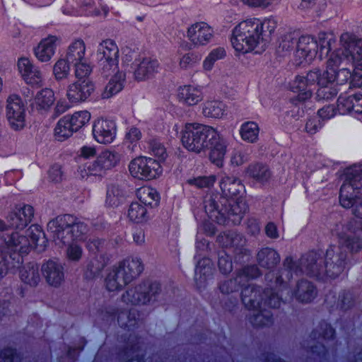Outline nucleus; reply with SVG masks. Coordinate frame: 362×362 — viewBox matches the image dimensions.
Instances as JSON below:
<instances>
[{
	"label": "nucleus",
	"mask_w": 362,
	"mask_h": 362,
	"mask_svg": "<svg viewBox=\"0 0 362 362\" xmlns=\"http://www.w3.org/2000/svg\"><path fill=\"white\" fill-rule=\"evenodd\" d=\"M346 230L339 234V246L330 245L325 253L321 249L310 250L302 256L300 265L308 276L330 279H336L341 274L347 276L349 253L362 250V222L351 220L347 223Z\"/></svg>",
	"instance_id": "obj_1"
},
{
	"label": "nucleus",
	"mask_w": 362,
	"mask_h": 362,
	"mask_svg": "<svg viewBox=\"0 0 362 362\" xmlns=\"http://www.w3.org/2000/svg\"><path fill=\"white\" fill-rule=\"evenodd\" d=\"M223 195L218 202L211 199L204 206L209 217L219 225L231 222L233 225L240 224L248 207L240 195L245 186L241 180L233 176H226L220 182Z\"/></svg>",
	"instance_id": "obj_2"
},
{
	"label": "nucleus",
	"mask_w": 362,
	"mask_h": 362,
	"mask_svg": "<svg viewBox=\"0 0 362 362\" xmlns=\"http://www.w3.org/2000/svg\"><path fill=\"white\" fill-rule=\"evenodd\" d=\"M23 235L18 230L12 232L6 240V244L11 252H8L0 248V279L8 269L13 272L14 269L21 267L23 257L27 255L33 248L38 245L40 237L45 236L42 228L38 224H33Z\"/></svg>",
	"instance_id": "obj_3"
},
{
	"label": "nucleus",
	"mask_w": 362,
	"mask_h": 362,
	"mask_svg": "<svg viewBox=\"0 0 362 362\" xmlns=\"http://www.w3.org/2000/svg\"><path fill=\"white\" fill-rule=\"evenodd\" d=\"M344 179L339 190V203L346 209H352L353 214L362 219V163L354 164L344 170Z\"/></svg>",
	"instance_id": "obj_4"
},
{
	"label": "nucleus",
	"mask_w": 362,
	"mask_h": 362,
	"mask_svg": "<svg viewBox=\"0 0 362 362\" xmlns=\"http://www.w3.org/2000/svg\"><path fill=\"white\" fill-rule=\"evenodd\" d=\"M296 47L297 49L295 52V64L298 66H305L310 64L318 51L320 52L326 51L327 54L329 53L326 70L324 71V74L327 76H331V74H334L339 69V67L344 61L351 62V59H354L352 49L344 47H339L333 52H332V47H316L317 49L313 51L308 49L309 47Z\"/></svg>",
	"instance_id": "obj_5"
},
{
	"label": "nucleus",
	"mask_w": 362,
	"mask_h": 362,
	"mask_svg": "<svg viewBox=\"0 0 362 362\" xmlns=\"http://www.w3.org/2000/svg\"><path fill=\"white\" fill-rule=\"evenodd\" d=\"M240 298L242 303L247 310L263 308L276 309L281 306L282 298L275 288L262 286L256 284H247L241 288Z\"/></svg>",
	"instance_id": "obj_6"
},
{
	"label": "nucleus",
	"mask_w": 362,
	"mask_h": 362,
	"mask_svg": "<svg viewBox=\"0 0 362 362\" xmlns=\"http://www.w3.org/2000/svg\"><path fill=\"white\" fill-rule=\"evenodd\" d=\"M144 271L140 258H126L118 263L105 279L106 289L117 291L136 279Z\"/></svg>",
	"instance_id": "obj_7"
},
{
	"label": "nucleus",
	"mask_w": 362,
	"mask_h": 362,
	"mask_svg": "<svg viewBox=\"0 0 362 362\" xmlns=\"http://www.w3.org/2000/svg\"><path fill=\"white\" fill-rule=\"evenodd\" d=\"M267 31L262 21L256 18H248L239 23L232 31V45H258L267 42Z\"/></svg>",
	"instance_id": "obj_8"
},
{
	"label": "nucleus",
	"mask_w": 362,
	"mask_h": 362,
	"mask_svg": "<svg viewBox=\"0 0 362 362\" xmlns=\"http://www.w3.org/2000/svg\"><path fill=\"white\" fill-rule=\"evenodd\" d=\"M48 227L51 229L52 227L55 228L53 230L54 236L64 245L83 240L88 231V225L71 214L57 217L56 220L48 223Z\"/></svg>",
	"instance_id": "obj_9"
},
{
	"label": "nucleus",
	"mask_w": 362,
	"mask_h": 362,
	"mask_svg": "<svg viewBox=\"0 0 362 362\" xmlns=\"http://www.w3.org/2000/svg\"><path fill=\"white\" fill-rule=\"evenodd\" d=\"M138 201L131 203L128 209L129 220L136 223L146 222L149 218L148 211L159 205L160 196L156 189L142 187L136 192Z\"/></svg>",
	"instance_id": "obj_10"
},
{
	"label": "nucleus",
	"mask_w": 362,
	"mask_h": 362,
	"mask_svg": "<svg viewBox=\"0 0 362 362\" xmlns=\"http://www.w3.org/2000/svg\"><path fill=\"white\" fill-rule=\"evenodd\" d=\"M329 76L324 74V72L322 74L319 69L308 71L305 76H296L289 86L290 90L297 93V95L291 98L289 103L294 106L303 105L313 95L310 86L315 83L318 86L324 83H328Z\"/></svg>",
	"instance_id": "obj_11"
},
{
	"label": "nucleus",
	"mask_w": 362,
	"mask_h": 362,
	"mask_svg": "<svg viewBox=\"0 0 362 362\" xmlns=\"http://www.w3.org/2000/svg\"><path fill=\"white\" fill-rule=\"evenodd\" d=\"M216 129L199 123H187L182 131L181 142L189 151L200 153L206 150L208 140L214 138Z\"/></svg>",
	"instance_id": "obj_12"
},
{
	"label": "nucleus",
	"mask_w": 362,
	"mask_h": 362,
	"mask_svg": "<svg viewBox=\"0 0 362 362\" xmlns=\"http://www.w3.org/2000/svg\"><path fill=\"white\" fill-rule=\"evenodd\" d=\"M161 292V284L146 279L134 287L128 288L122 296V300L132 305H147L155 302Z\"/></svg>",
	"instance_id": "obj_13"
},
{
	"label": "nucleus",
	"mask_w": 362,
	"mask_h": 362,
	"mask_svg": "<svg viewBox=\"0 0 362 362\" xmlns=\"http://www.w3.org/2000/svg\"><path fill=\"white\" fill-rule=\"evenodd\" d=\"M120 161V155L116 151L105 150L98 155L95 160L86 162L81 170V175L85 176H103L106 172L112 169Z\"/></svg>",
	"instance_id": "obj_14"
},
{
	"label": "nucleus",
	"mask_w": 362,
	"mask_h": 362,
	"mask_svg": "<svg viewBox=\"0 0 362 362\" xmlns=\"http://www.w3.org/2000/svg\"><path fill=\"white\" fill-rule=\"evenodd\" d=\"M131 175L142 180H151L162 173V166L159 161L146 156H138L129 164Z\"/></svg>",
	"instance_id": "obj_15"
},
{
	"label": "nucleus",
	"mask_w": 362,
	"mask_h": 362,
	"mask_svg": "<svg viewBox=\"0 0 362 362\" xmlns=\"http://www.w3.org/2000/svg\"><path fill=\"white\" fill-rule=\"evenodd\" d=\"M336 42V36L332 32H320L317 40L311 35H300L298 32L286 33L282 37L280 45H309L314 43L316 45H332Z\"/></svg>",
	"instance_id": "obj_16"
},
{
	"label": "nucleus",
	"mask_w": 362,
	"mask_h": 362,
	"mask_svg": "<svg viewBox=\"0 0 362 362\" xmlns=\"http://www.w3.org/2000/svg\"><path fill=\"white\" fill-rule=\"evenodd\" d=\"M34 213V208L30 204H16L6 217L9 228L16 230H23L32 221Z\"/></svg>",
	"instance_id": "obj_17"
},
{
	"label": "nucleus",
	"mask_w": 362,
	"mask_h": 362,
	"mask_svg": "<svg viewBox=\"0 0 362 362\" xmlns=\"http://www.w3.org/2000/svg\"><path fill=\"white\" fill-rule=\"evenodd\" d=\"M117 130V124L114 120L103 118L95 120L92 127L93 139L102 144L112 143L116 138Z\"/></svg>",
	"instance_id": "obj_18"
},
{
	"label": "nucleus",
	"mask_w": 362,
	"mask_h": 362,
	"mask_svg": "<svg viewBox=\"0 0 362 362\" xmlns=\"http://www.w3.org/2000/svg\"><path fill=\"white\" fill-rule=\"evenodd\" d=\"M6 116L11 127L19 130L25 126V109L24 103L18 95H11L7 100Z\"/></svg>",
	"instance_id": "obj_19"
},
{
	"label": "nucleus",
	"mask_w": 362,
	"mask_h": 362,
	"mask_svg": "<svg viewBox=\"0 0 362 362\" xmlns=\"http://www.w3.org/2000/svg\"><path fill=\"white\" fill-rule=\"evenodd\" d=\"M95 90V84L90 78L76 79L69 84L66 96L72 104L86 101Z\"/></svg>",
	"instance_id": "obj_20"
},
{
	"label": "nucleus",
	"mask_w": 362,
	"mask_h": 362,
	"mask_svg": "<svg viewBox=\"0 0 362 362\" xmlns=\"http://www.w3.org/2000/svg\"><path fill=\"white\" fill-rule=\"evenodd\" d=\"M213 137L211 136L208 140L206 150L209 151V158L211 163L218 168H221L223 165L228 143L216 129V134Z\"/></svg>",
	"instance_id": "obj_21"
},
{
	"label": "nucleus",
	"mask_w": 362,
	"mask_h": 362,
	"mask_svg": "<svg viewBox=\"0 0 362 362\" xmlns=\"http://www.w3.org/2000/svg\"><path fill=\"white\" fill-rule=\"evenodd\" d=\"M18 69L23 81L32 87H40L42 85V76L37 66L33 64L26 57L18 61Z\"/></svg>",
	"instance_id": "obj_22"
},
{
	"label": "nucleus",
	"mask_w": 362,
	"mask_h": 362,
	"mask_svg": "<svg viewBox=\"0 0 362 362\" xmlns=\"http://www.w3.org/2000/svg\"><path fill=\"white\" fill-rule=\"evenodd\" d=\"M187 36L194 45H205L213 37L214 30L205 22H197L188 28Z\"/></svg>",
	"instance_id": "obj_23"
},
{
	"label": "nucleus",
	"mask_w": 362,
	"mask_h": 362,
	"mask_svg": "<svg viewBox=\"0 0 362 362\" xmlns=\"http://www.w3.org/2000/svg\"><path fill=\"white\" fill-rule=\"evenodd\" d=\"M103 57L100 59L102 74L108 76L119 71V47H103Z\"/></svg>",
	"instance_id": "obj_24"
},
{
	"label": "nucleus",
	"mask_w": 362,
	"mask_h": 362,
	"mask_svg": "<svg viewBox=\"0 0 362 362\" xmlns=\"http://www.w3.org/2000/svg\"><path fill=\"white\" fill-rule=\"evenodd\" d=\"M42 275L49 285L58 287L64 280L63 266L58 262L49 259L41 267Z\"/></svg>",
	"instance_id": "obj_25"
},
{
	"label": "nucleus",
	"mask_w": 362,
	"mask_h": 362,
	"mask_svg": "<svg viewBox=\"0 0 362 362\" xmlns=\"http://www.w3.org/2000/svg\"><path fill=\"white\" fill-rule=\"evenodd\" d=\"M8 272L12 274L19 272L21 281L30 286H36L40 280L39 265L34 262H30L25 265L23 262L21 267L14 269L13 272L9 269L6 271V274Z\"/></svg>",
	"instance_id": "obj_26"
},
{
	"label": "nucleus",
	"mask_w": 362,
	"mask_h": 362,
	"mask_svg": "<svg viewBox=\"0 0 362 362\" xmlns=\"http://www.w3.org/2000/svg\"><path fill=\"white\" fill-rule=\"evenodd\" d=\"M317 288L315 284L306 279H300L292 291V296L299 303H309L317 296Z\"/></svg>",
	"instance_id": "obj_27"
},
{
	"label": "nucleus",
	"mask_w": 362,
	"mask_h": 362,
	"mask_svg": "<svg viewBox=\"0 0 362 362\" xmlns=\"http://www.w3.org/2000/svg\"><path fill=\"white\" fill-rule=\"evenodd\" d=\"M179 101L189 106L198 104L203 99L202 88L200 86L185 85L178 89Z\"/></svg>",
	"instance_id": "obj_28"
},
{
	"label": "nucleus",
	"mask_w": 362,
	"mask_h": 362,
	"mask_svg": "<svg viewBox=\"0 0 362 362\" xmlns=\"http://www.w3.org/2000/svg\"><path fill=\"white\" fill-rule=\"evenodd\" d=\"M212 275L213 267L211 259L206 257L199 258L194 269V280L197 284L200 286H204Z\"/></svg>",
	"instance_id": "obj_29"
},
{
	"label": "nucleus",
	"mask_w": 362,
	"mask_h": 362,
	"mask_svg": "<svg viewBox=\"0 0 362 362\" xmlns=\"http://www.w3.org/2000/svg\"><path fill=\"white\" fill-rule=\"evenodd\" d=\"M257 260L261 267L272 271L279 264L280 255L276 250L266 247L257 252Z\"/></svg>",
	"instance_id": "obj_30"
},
{
	"label": "nucleus",
	"mask_w": 362,
	"mask_h": 362,
	"mask_svg": "<svg viewBox=\"0 0 362 362\" xmlns=\"http://www.w3.org/2000/svg\"><path fill=\"white\" fill-rule=\"evenodd\" d=\"M247 174L257 182L262 185L268 183L272 177L269 167L260 163L250 164L247 169Z\"/></svg>",
	"instance_id": "obj_31"
},
{
	"label": "nucleus",
	"mask_w": 362,
	"mask_h": 362,
	"mask_svg": "<svg viewBox=\"0 0 362 362\" xmlns=\"http://www.w3.org/2000/svg\"><path fill=\"white\" fill-rule=\"evenodd\" d=\"M158 66V62L157 59L144 58L134 70L135 78L137 81H144L148 78L156 71Z\"/></svg>",
	"instance_id": "obj_32"
},
{
	"label": "nucleus",
	"mask_w": 362,
	"mask_h": 362,
	"mask_svg": "<svg viewBox=\"0 0 362 362\" xmlns=\"http://www.w3.org/2000/svg\"><path fill=\"white\" fill-rule=\"evenodd\" d=\"M126 74L124 72H117L110 79L105 86L103 97L108 98L119 93L124 87Z\"/></svg>",
	"instance_id": "obj_33"
},
{
	"label": "nucleus",
	"mask_w": 362,
	"mask_h": 362,
	"mask_svg": "<svg viewBox=\"0 0 362 362\" xmlns=\"http://www.w3.org/2000/svg\"><path fill=\"white\" fill-rule=\"evenodd\" d=\"M329 81L318 86L316 92V99L318 101L329 100L334 99L338 94L339 89L333 77L329 76Z\"/></svg>",
	"instance_id": "obj_34"
},
{
	"label": "nucleus",
	"mask_w": 362,
	"mask_h": 362,
	"mask_svg": "<svg viewBox=\"0 0 362 362\" xmlns=\"http://www.w3.org/2000/svg\"><path fill=\"white\" fill-rule=\"evenodd\" d=\"M250 310L256 312L249 319L250 322L254 327L263 328L273 322V315L269 310L263 308H254Z\"/></svg>",
	"instance_id": "obj_35"
},
{
	"label": "nucleus",
	"mask_w": 362,
	"mask_h": 362,
	"mask_svg": "<svg viewBox=\"0 0 362 362\" xmlns=\"http://www.w3.org/2000/svg\"><path fill=\"white\" fill-rule=\"evenodd\" d=\"M136 315V312L132 310L119 311L117 314V324L125 331H134L138 323Z\"/></svg>",
	"instance_id": "obj_36"
},
{
	"label": "nucleus",
	"mask_w": 362,
	"mask_h": 362,
	"mask_svg": "<svg viewBox=\"0 0 362 362\" xmlns=\"http://www.w3.org/2000/svg\"><path fill=\"white\" fill-rule=\"evenodd\" d=\"M355 93H343L339 95L337 101V110L341 115L351 114L354 116V100Z\"/></svg>",
	"instance_id": "obj_37"
},
{
	"label": "nucleus",
	"mask_w": 362,
	"mask_h": 362,
	"mask_svg": "<svg viewBox=\"0 0 362 362\" xmlns=\"http://www.w3.org/2000/svg\"><path fill=\"white\" fill-rule=\"evenodd\" d=\"M259 127L257 122L249 121L243 123L240 129L241 139L249 143H255L258 140Z\"/></svg>",
	"instance_id": "obj_38"
},
{
	"label": "nucleus",
	"mask_w": 362,
	"mask_h": 362,
	"mask_svg": "<svg viewBox=\"0 0 362 362\" xmlns=\"http://www.w3.org/2000/svg\"><path fill=\"white\" fill-rule=\"evenodd\" d=\"M74 132H76L74 130L73 126L70 122L67 115L58 121L54 128V135L56 139L60 141H63L68 139L72 136Z\"/></svg>",
	"instance_id": "obj_39"
},
{
	"label": "nucleus",
	"mask_w": 362,
	"mask_h": 362,
	"mask_svg": "<svg viewBox=\"0 0 362 362\" xmlns=\"http://www.w3.org/2000/svg\"><path fill=\"white\" fill-rule=\"evenodd\" d=\"M54 91L51 88H45L40 90L35 98V102L38 110H48L54 102Z\"/></svg>",
	"instance_id": "obj_40"
},
{
	"label": "nucleus",
	"mask_w": 362,
	"mask_h": 362,
	"mask_svg": "<svg viewBox=\"0 0 362 362\" xmlns=\"http://www.w3.org/2000/svg\"><path fill=\"white\" fill-rule=\"evenodd\" d=\"M226 111V105L220 100H211L204 103L203 114L205 117L221 118Z\"/></svg>",
	"instance_id": "obj_41"
},
{
	"label": "nucleus",
	"mask_w": 362,
	"mask_h": 362,
	"mask_svg": "<svg viewBox=\"0 0 362 362\" xmlns=\"http://www.w3.org/2000/svg\"><path fill=\"white\" fill-rule=\"evenodd\" d=\"M284 272L283 269L269 271L266 274L265 279L274 286L275 290L283 291L288 287V282L283 279Z\"/></svg>",
	"instance_id": "obj_42"
},
{
	"label": "nucleus",
	"mask_w": 362,
	"mask_h": 362,
	"mask_svg": "<svg viewBox=\"0 0 362 362\" xmlns=\"http://www.w3.org/2000/svg\"><path fill=\"white\" fill-rule=\"evenodd\" d=\"M67 116L76 132L86 125L90 119V113L87 110L75 112L73 115Z\"/></svg>",
	"instance_id": "obj_43"
},
{
	"label": "nucleus",
	"mask_w": 362,
	"mask_h": 362,
	"mask_svg": "<svg viewBox=\"0 0 362 362\" xmlns=\"http://www.w3.org/2000/svg\"><path fill=\"white\" fill-rule=\"evenodd\" d=\"M355 305V298L352 292L349 290H341L339 293L337 307L339 310L346 312L352 309Z\"/></svg>",
	"instance_id": "obj_44"
},
{
	"label": "nucleus",
	"mask_w": 362,
	"mask_h": 362,
	"mask_svg": "<svg viewBox=\"0 0 362 362\" xmlns=\"http://www.w3.org/2000/svg\"><path fill=\"white\" fill-rule=\"evenodd\" d=\"M226 56V52L223 47H217L213 49L203 62V69L205 71H211L216 62L223 59Z\"/></svg>",
	"instance_id": "obj_45"
},
{
	"label": "nucleus",
	"mask_w": 362,
	"mask_h": 362,
	"mask_svg": "<svg viewBox=\"0 0 362 362\" xmlns=\"http://www.w3.org/2000/svg\"><path fill=\"white\" fill-rule=\"evenodd\" d=\"M104 269V264L95 259H91L86 265L83 273V277L86 280H93L98 277Z\"/></svg>",
	"instance_id": "obj_46"
},
{
	"label": "nucleus",
	"mask_w": 362,
	"mask_h": 362,
	"mask_svg": "<svg viewBox=\"0 0 362 362\" xmlns=\"http://www.w3.org/2000/svg\"><path fill=\"white\" fill-rule=\"evenodd\" d=\"M70 72V63L68 59H59L53 66V74L57 81L66 78Z\"/></svg>",
	"instance_id": "obj_47"
},
{
	"label": "nucleus",
	"mask_w": 362,
	"mask_h": 362,
	"mask_svg": "<svg viewBox=\"0 0 362 362\" xmlns=\"http://www.w3.org/2000/svg\"><path fill=\"white\" fill-rule=\"evenodd\" d=\"M218 268L223 275L229 274L233 270L231 257L224 250L218 252Z\"/></svg>",
	"instance_id": "obj_48"
},
{
	"label": "nucleus",
	"mask_w": 362,
	"mask_h": 362,
	"mask_svg": "<svg viewBox=\"0 0 362 362\" xmlns=\"http://www.w3.org/2000/svg\"><path fill=\"white\" fill-rule=\"evenodd\" d=\"M354 70L351 71L348 68H341L338 69L334 74H331L333 80L337 81V83L341 84L349 82V87H354Z\"/></svg>",
	"instance_id": "obj_49"
},
{
	"label": "nucleus",
	"mask_w": 362,
	"mask_h": 362,
	"mask_svg": "<svg viewBox=\"0 0 362 362\" xmlns=\"http://www.w3.org/2000/svg\"><path fill=\"white\" fill-rule=\"evenodd\" d=\"M1 362H20L22 355L13 346H6L0 351Z\"/></svg>",
	"instance_id": "obj_50"
},
{
	"label": "nucleus",
	"mask_w": 362,
	"mask_h": 362,
	"mask_svg": "<svg viewBox=\"0 0 362 362\" xmlns=\"http://www.w3.org/2000/svg\"><path fill=\"white\" fill-rule=\"evenodd\" d=\"M262 274L261 270L256 264L246 265L237 272V278H245L247 280L255 279Z\"/></svg>",
	"instance_id": "obj_51"
},
{
	"label": "nucleus",
	"mask_w": 362,
	"mask_h": 362,
	"mask_svg": "<svg viewBox=\"0 0 362 362\" xmlns=\"http://www.w3.org/2000/svg\"><path fill=\"white\" fill-rule=\"evenodd\" d=\"M57 47H33V53L41 62H47L54 56Z\"/></svg>",
	"instance_id": "obj_52"
},
{
	"label": "nucleus",
	"mask_w": 362,
	"mask_h": 362,
	"mask_svg": "<svg viewBox=\"0 0 362 362\" xmlns=\"http://www.w3.org/2000/svg\"><path fill=\"white\" fill-rule=\"evenodd\" d=\"M320 332L318 334V338H322L325 341H332L336 338V329L332 325L325 320L321 321L319 324Z\"/></svg>",
	"instance_id": "obj_53"
},
{
	"label": "nucleus",
	"mask_w": 362,
	"mask_h": 362,
	"mask_svg": "<svg viewBox=\"0 0 362 362\" xmlns=\"http://www.w3.org/2000/svg\"><path fill=\"white\" fill-rule=\"evenodd\" d=\"M83 57L79 56L78 62H76L75 66V76L76 79L90 78L89 76L92 71L91 66L83 62Z\"/></svg>",
	"instance_id": "obj_54"
},
{
	"label": "nucleus",
	"mask_w": 362,
	"mask_h": 362,
	"mask_svg": "<svg viewBox=\"0 0 362 362\" xmlns=\"http://www.w3.org/2000/svg\"><path fill=\"white\" fill-rule=\"evenodd\" d=\"M216 182L214 175L199 176L190 180L189 183L194 185L199 188L211 187L214 186Z\"/></svg>",
	"instance_id": "obj_55"
},
{
	"label": "nucleus",
	"mask_w": 362,
	"mask_h": 362,
	"mask_svg": "<svg viewBox=\"0 0 362 362\" xmlns=\"http://www.w3.org/2000/svg\"><path fill=\"white\" fill-rule=\"evenodd\" d=\"M69 246L66 249V257L69 261L78 262L81 259L83 255L82 247L76 244L71 243L68 244Z\"/></svg>",
	"instance_id": "obj_56"
},
{
	"label": "nucleus",
	"mask_w": 362,
	"mask_h": 362,
	"mask_svg": "<svg viewBox=\"0 0 362 362\" xmlns=\"http://www.w3.org/2000/svg\"><path fill=\"white\" fill-rule=\"evenodd\" d=\"M237 279H228L221 281L218 284V288L221 293L223 294H230L239 290V286L237 284Z\"/></svg>",
	"instance_id": "obj_57"
},
{
	"label": "nucleus",
	"mask_w": 362,
	"mask_h": 362,
	"mask_svg": "<svg viewBox=\"0 0 362 362\" xmlns=\"http://www.w3.org/2000/svg\"><path fill=\"white\" fill-rule=\"evenodd\" d=\"M341 45H362V38L351 33H344L340 37Z\"/></svg>",
	"instance_id": "obj_58"
},
{
	"label": "nucleus",
	"mask_w": 362,
	"mask_h": 362,
	"mask_svg": "<svg viewBox=\"0 0 362 362\" xmlns=\"http://www.w3.org/2000/svg\"><path fill=\"white\" fill-rule=\"evenodd\" d=\"M320 117L317 115L310 117L305 124V130L310 134H315L322 127Z\"/></svg>",
	"instance_id": "obj_59"
},
{
	"label": "nucleus",
	"mask_w": 362,
	"mask_h": 362,
	"mask_svg": "<svg viewBox=\"0 0 362 362\" xmlns=\"http://www.w3.org/2000/svg\"><path fill=\"white\" fill-rule=\"evenodd\" d=\"M118 191V188L115 186L107 189L105 199V203L107 206L115 207L119 204Z\"/></svg>",
	"instance_id": "obj_60"
},
{
	"label": "nucleus",
	"mask_w": 362,
	"mask_h": 362,
	"mask_svg": "<svg viewBox=\"0 0 362 362\" xmlns=\"http://www.w3.org/2000/svg\"><path fill=\"white\" fill-rule=\"evenodd\" d=\"M200 59V57L194 53L189 52L180 59V66L182 69L192 67Z\"/></svg>",
	"instance_id": "obj_61"
},
{
	"label": "nucleus",
	"mask_w": 362,
	"mask_h": 362,
	"mask_svg": "<svg viewBox=\"0 0 362 362\" xmlns=\"http://www.w3.org/2000/svg\"><path fill=\"white\" fill-rule=\"evenodd\" d=\"M142 134L140 129L136 127H131L125 134V141L131 144L136 145L141 139Z\"/></svg>",
	"instance_id": "obj_62"
},
{
	"label": "nucleus",
	"mask_w": 362,
	"mask_h": 362,
	"mask_svg": "<svg viewBox=\"0 0 362 362\" xmlns=\"http://www.w3.org/2000/svg\"><path fill=\"white\" fill-rule=\"evenodd\" d=\"M63 172L62 166L54 163L50 166L48 170V177L53 182H60L62 180Z\"/></svg>",
	"instance_id": "obj_63"
},
{
	"label": "nucleus",
	"mask_w": 362,
	"mask_h": 362,
	"mask_svg": "<svg viewBox=\"0 0 362 362\" xmlns=\"http://www.w3.org/2000/svg\"><path fill=\"white\" fill-rule=\"evenodd\" d=\"M351 63L354 67V87L362 88V63Z\"/></svg>",
	"instance_id": "obj_64"
}]
</instances>
